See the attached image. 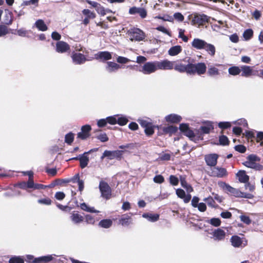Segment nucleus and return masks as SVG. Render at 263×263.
<instances>
[{
    "label": "nucleus",
    "instance_id": "9",
    "mask_svg": "<svg viewBox=\"0 0 263 263\" xmlns=\"http://www.w3.org/2000/svg\"><path fill=\"white\" fill-rule=\"evenodd\" d=\"M138 121L140 125L144 128V132L146 135L151 136L154 134L155 126L153 125L152 123L143 119H139Z\"/></svg>",
    "mask_w": 263,
    "mask_h": 263
},
{
    "label": "nucleus",
    "instance_id": "10",
    "mask_svg": "<svg viewBox=\"0 0 263 263\" xmlns=\"http://www.w3.org/2000/svg\"><path fill=\"white\" fill-rule=\"evenodd\" d=\"M179 129L185 136L189 137L191 140H194L195 139L196 133L189 128L187 124H181L179 126Z\"/></svg>",
    "mask_w": 263,
    "mask_h": 263
},
{
    "label": "nucleus",
    "instance_id": "40",
    "mask_svg": "<svg viewBox=\"0 0 263 263\" xmlns=\"http://www.w3.org/2000/svg\"><path fill=\"white\" fill-rule=\"evenodd\" d=\"M228 72L232 76H237L241 72L240 67L232 66L228 69Z\"/></svg>",
    "mask_w": 263,
    "mask_h": 263
},
{
    "label": "nucleus",
    "instance_id": "14",
    "mask_svg": "<svg viewBox=\"0 0 263 263\" xmlns=\"http://www.w3.org/2000/svg\"><path fill=\"white\" fill-rule=\"evenodd\" d=\"M211 234L212 235V238L218 241L223 240L226 236V232L220 228L215 229Z\"/></svg>",
    "mask_w": 263,
    "mask_h": 263
},
{
    "label": "nucleus",
    "instance_id": "55",
    "mask_svg": "<svg viewBox=\"0 0 263 263\" xmlns=\"http://www.w3.org/2000/svg\"><path fill=\"white\" fill-rule=\"evenodd\" d=\"M82 13L84 15H86V17L91 18H94L96 17V15L94 13L91 12L88 9H84L82 11Z\"/></svg>",
    "mask_w": 263,
    "mask_h": 263
},
{
    "label": "nucleus",
    "instance_id": "44",
    "mask_svg": "<svg viewBox=\"0 0 263 263\" xmlns=\"http://www.w3.org/2000/svg\"><path fill=\"white\" fill-rule=\"evenodd\" d=\"M253 34V30L251 29H248L244 31L243 33V37H244L245 40L248 41L252 38Z\"/></svg>",
    "mask_w": 263,
    "mask_h": 263
},
{
    "label": "nucleus",
    "instance_id": "52",
    "mask_svg": "<svg viewBox=\"0 0 263 263\" xmlns=\"http://www.w3.org/2000/svg\"><path fill=\"white\" fill-rule=\"evenodd\" d=\"M179 35L178 37L182 40L184 42L188 41V37L184 35L185 30L182 29H179Z\"/></svg>",
    "mask_w": 263,
    "mask_h": 263
},
{
    "label": "nucleus",
    "instance_id": "28",
    "mask_svg": "<svg viewBox=\"0 0 263 263\" xmlns=\"http://www.w3.org/2000/svg\"><path fill=\"white\" fill-rule=\"evenodd\" d=\"M53 257L51 255L47 256H43L35 258L32 263H48L53 259Z\"/></svg>",
    "mask_w": 263,
    "mask_h": 263
},
{
    "label": "nucleus",
    "instance_id": "56",
    "mask_svg": "<svg viewBox=\"0 0 263 263\" xmlns=\"http://www.w3.org/2000/svg\"><path fill=\"white\" fill-rule=\"evenodd\" d=\"M8 33V29L6 26L0 25V36H3Z\"/></svg>",
    "mask_w": 263,
    "mask_h": 263
},
{
    "label": "nucleus",
    "instance_id": "34",
    "mask_svg": "<svg viewBox=\"0 0 263 263\" xmlns=\"http://www.w3.org/2000/svg\"><path fill=\"white\" fill-rule=\"evenodd\" d=\"M182 51V47L179 45L172 47L168 50V54L171 56H175L179 54Z\"/></svg>",
    "mask_w": 263,
    "mask_h": 263
},
{
    "label": "nucleus",
    "instance_id": "53",
    "mask_svg": "<svg viewBox=\"0 0 263 263\" xmlns=\"http://www.w3.org/2000/svg\"><path fill=\"white\" fill-rule=\"evenodd\" d=\"M85 221L88 224H93L95 223V219L93 216L87 214L85 216Z\"/></svg>",
    "mask_w": 263,
    "mask_h": 263
},
{
    "label": "nucleus",
    "instance_id": "4",
    "mask_svg": "<svg viewBox=\"0 0 263 263\" xmlns=\"http://www.w3.org/2000/svg\"><path fill=\"white\" fill-rule=\"evenodd\" d=\"M208 173L212 176L222 177L227 175L225 168L217 166V165H209Z\"/></svg>",
    "mask_w": 263,
    "mask_h": 263
},
{
    "label": "nucleus",
    "instance_id": "18",
    "mask_svg": "<svg viewBox=\"0 0 263 263\" xmlns=\"http://www.w3.org/2000/svg\"><path fill=\"white\" fill-rule=\"evenodd\" d=\"M91 129L89 125H85L81 127V132L78 133L77 138L82 140H85L90 136L89 132Z\"/></svg>",
    "mask_w": 263,
    "mask_h": 263
},
{
    "label": "nucleus",
    "instance_id": "37",
    "mask_svg": "<svg viewBox=\"0 0 263 263\" xmlns=\"http://www.w3.org/2000/svg\"><path fill=\"white\" fill-rule=\"evenodd\" d=\"M80 206V208L82 210L87 212L92 213H99V211L96 210L94 207H89L85 202L81 203Z\"/></svg>",
    "mask_w": 263,
    "mask_h": 263
},
{
    "label": "nucleus",
    "instance_id": "11",
    "mask_svg": "<svg viewBox=\"0 0 263 263\" xmlns=\"http://www.w3.org/2000/svg\"><path fill=\"white\" fill-rule=\"evenodd\" d=\"M214 129V126L213 123L210 121H206L204 123V125L200 126V127L196 130L197 134H208L211 131Z\"/></svg>",
    "mask_w": 263,
    "mask_h": 263
},
{
    "label": "nucleus",
    "instance_id": "16",
    "mask_svg": "<svg viewBox=\"0 0 263 263\" xmlns=\"http://www.w3.org/2000/svg\"><path fill=\"white\" fill-rule=\"evenodd\" d=\"M70 48V45L64 41H58L56 43L55 51L58 53H65L69 51Z\"/></svg>",
    "mask_w": 263,
    "mask_h": 263
},
{
    "label": "nucleus",
    "instance_id": "22",
    "mask_svg": "<svg viewBox=\"0 0 263 263\" xmlns=\"http://www.w3.org/2000/svg\"><path fill=\"white\" fill-rule=\"evenodd\" d=\"M121 68V66L115 62H107L105 66V70L109 73H112L116 72Z\"/></svg>",
    "mask_w": 263,
    "mask_h": 263
},
{
    "label": "nucleus",
    "instance_id": "63",
    "mask_svg": "<svg viewBox=\"0 0 263 263\" xmlns=\"http://www.w3.org/2000/svg\"><path fill=\"white\" fill-rule=\"evenodd\" d=\"M117 61L118 63L120 64H126L130 61V60L127 58L119 56L117 59Z\"/></svg>",
    "mask_w": 263,
    "mask_h": 263
},
{
    "label": "nucleus",
    "instance_id": "30",
    "mask_svg": "<svg viewBox=\"0 0 263 263\" xmlns=\"http://www.w3.org/2000/svg\"><path fill=\"white\" fill-rule=\"evenodd\" d=\"M247 160L249 164H259V163H262L261 158L254 154L249 155L247 157Z\"/></svg>",
    "mask_w": 263,
    "mask_h": 263
},
{
    "label": "nucleus",
    "instance_id": "21",
    "mask_svg": "<svg viewBox=\"0 0 263 263\" xmlns=\"http://www.w3.org/2000/svg\"><path fill=\"white\" fill-rule=\"evenodd\" d=\"M95 58L98 60L107 61L112 58L111 53L108 51H99L95 54Z\"/></svg>",
    "mask_w": 263,
    "mask_h": 263
},
{
    "label": "nucleus",
    "instance_id": "12",
    "mask_svg": "<svg viewBox=\"0 0 263 263\" xmlns=\"http://www.w3.org/2000/svg\"><path fill=\"white\" fill-rule=\"evenodd\" d=\"M71 58L72 62L75 64L78 65L82 64L87 61L85 56L83 54L76 51L72 52Z\"/></svg>",
    "mask_w": 263,
    "mask_h": 263
},
{
    "label": "nucleus",
    "instance_id": "32",
    "mask_svg": "<svg viewBox=\"0 0 263 263\" xmlns=\"http://www.w3.org/2000/svg\"><path fill=\"white\" fill-rule=\"evenodd\" d=\"M230 240L232 245L235 248H239L241 247L242 243L241 238L237 235L232 236Z\"/></svg>",
    "mask_w": 263,
    "mask_h": 263
},
{
    "label": "nucleus",
    "instance_id": "13",
    "mask_svg": "<svg viewBox=\"0 0 263 263\" xmlns=\"http://www.w3.org/2000/svg\"><path fill=\"white\" fill-rule=\"evenodd\" d=\"M222 184L223 185H222V187L227 193L230 194L231 195L234 196L236 197H239L240 196V195L241 194V191L238 189L232 187L225 182H223Z\"/></svg>",
    "mask_w": 263,
    "mask_h": 263
},
{
    "label": "nucleus",
    "instance_id": "2",
    "mask_svg": "<svg viewBox=\"0 0 263 263\" xmlns=\"http://www.w3.org/2000/svg\"><path fill=\"white\" fill-rule=\"evenodd\" d=\"M206 69V66L204 63H198L196 64L189 63V67L188 69L189 74H195V73L198 75L204 74Z\"/></svg>",
    "mask_w": 263,
    "mask_h": 263
},
{
    "label": "nucleus",
    "instance_id": "54",
    "mask_svg": "<svg viewBox=\"0 0 263 263\" xmlns=\"http://www.w3.org/2000/svg\"><path fill=\"white\" fill-rule=\"evenodd\" d=\"M240 220L243 222L244 223L246 224H250L251 223V219L250 218V217L246 215H240Z\"/></svg>",
    "mask_w": 263,
    "mask_h": 263
},
{
    "label": "nucleus",
    "instance_id": "19",
    "mask_svg": "<svg viewBox=\"0 0 263 263\" xmlns=\"http://www.w3.org/2000/svg\"><path fill=\"white\" fill-rule=\"evenodd\" d=\"M241 76L249 78L252 76L255 75V71L253 69V67L247 65H242L240 66Z\"/></svg>",
    "mask_w": 263,
    "mask_h": 263
},
{
    "label": "nucleus",
    "instance_id": "7",
    "mask_svg": "<svg viewBox=\"0 0 263 263\" xmlns=\"http://www.w3.org/2000/svg\"><path fill=\"white\" fill-rule=\"evenodd\" d=\"M175 61H171L167 59L161 61H157L158 70H167L174 69Z\"/></svg>",
    "mask_w": 263,
    "mask_h": 263
},
{
    "label": "nucleus",
    "instance_id": "8",
    "mask_svg": "<svg viewBox=\"0 0 263 263\" xmlns=\"http://www.w3.org/2000/svg\"><path fill=\"white\" fill-rule=\"evenodd\" d=\"M124 151L120 150H116V151H107L106 150L103 153V155L101 157V159H103L104 158H107L108 159L111 160L114 159H119L120 158Z\"/></svg>",
    "mask_w": 263,
    "mask_h": 263
},
{
    "label": "nucleus",
    "instance_id": "57",
    "mask_svg": "<svg viewBox=\"0 0 263 263\" xmlns=\"http://www.w3.org/2000/svg\"><path fill=\"white\" fill-rule=\"evenodd\" d=\"M219 141L221 145H226L229 144L228 138L224 135L219 137Z\"/></svg>",
    "mask_w": 263,
    "mask_h": 263
},
{
    "label": "nucleus",
    "instance_id": "31",
    "mask_svg": "<svg viewBox=\"0 0 263 263\" xmlns=\"http://www.w3.org/2000/svg\"><path fill=\"white\" fill-rule=\"evenodd\" d=\"M166 121L171 123H178L181 120V117L176 114H170L166 116L165 118Z\"/></svg>",
    "mask_w": 263,
    "mask_h": 263
},
{
    "label": "nucleus",
    "instance_id": "50",
    "mask_svg": "<svg viewBox=\"0 0 263 263\" xmlns=\"http://www.w3.org/2000/svg\"><path fill=\"white\" fill-rule=\"evenodd\" d=\"M117 117H118V115H115L113 116H110V117H107L106 118V120H107V123H108L111 125L116 124L117 122Z\"/></svg>",
    "mask_w": 263,
    "mask_h": 263
},
{
    "label": "nucleus",
    "instance_id": "33",
    "mask_svg": "<svg viewBox=\"0 0 263 263\" xmlns=\"http://www.w3.org/2000/svg\"><path fill=\"white\" fill-rule=\"evenodd\" d=\"M203 49H204L207 53L211 57H214L216 52V48L214 45L206 42Z\"/></svg>",
    "mask_w": 263,
    "mask_h": 263
},
{
    "label": "nucleus",
    "instance_id": "29",
    "mask_svg": "<svg viewBox=\"0 0 263 263\" xmlns=\"http://www.w3.org/2000/svg\"><path fill=\"white\" fill-rule=\"evenodd\" d=\"M189 67V63L187 65H184L182 63H175L174 64V68L175 70L182 73L186 72L188 74V69Z\"/></svg>",
    "mask_w": 263,
    "mask_h": 263
},
{
    "label": "nucleus",
    "instance_id": "62",
    "mask_svg": "<svg viewBox=\"0 0 263 263\" xmlns=\"http://www.w3.org/2000/svg\"><path fill=\"white\" fill-rule=\"evenodd\" d=\"M154 181L155 182V183H163L164 181V177L161 175H156V176H155V177L154 178Z\"/></svg>",
    "mask_w": 263,
    "mask_h": 263
},
{
    "label": "nucleus",
    "instance_id": "41",
    "mask_svg": "<svg viewBox=\"0 0 263 263\" xmlns=\"http://www.w3.org/2000/svg\"><path fill=\"white\" fill-rule=\"evenodd\" d=\"M204 201L206 202L208 205L212 208H217L218 207V204H216L215 200L211 196H209L208 198L204 199Z\"/></svg>",
    "mask_w": 263,
    "mask_h": 263
},
{
    "label": "nucleus",
    "instance_id": "43",
    "mask_svg": "<svg viewBox=\"0 0 263 263\" xmlns=\"http://www.w3.org/2000/svg\"><path fill=\"white\" fill-rule=\"evenodd\" d=\"M97 12L101 15H105V14L111 12V11L108 9H105L100 4L99 5L97 9H96Z\"/></svg>",
    "mask_w": 263,
    "mask_h": 263
},
{
    "label": "nucleus",
    "instance_id": "38",
    "mask_svg": "<svg viewBox=\"0 0 263 263\" xmlns=\"http://www.w3.org/2000/svg\"><path fill=\"white\" fill-rule=\"evenodd\" d=\"M34 25L39 30L42 31H45L48 29L47 26L42 20H37Z\"/></svg>",
    "mask_w": 263,
    "mask_h": 263
},
{
    "label": "nucleus",
    "instance_id": "3",
    "mask_svg": "<svg viewBox=\"0 0 263 263\" xmlns=\"http://www.w3.org/2000/svg\"><path fill=\"white\" fill-rule=\"evenodd\" d=\"M157 61L146 62L139 69V71L142 72L144 74H149L154 73L157 70Z\"/></svg>",
    "mask_w": 263,
    "mask_h": 263
},
{
    "label": "nucleus",
    "instance_id": "45",
    "mask_svg": "<svg viewBox=\"0 0 263 263\" xmlns=\"http://www.w3.org/2000/svg\"><path fill=\"white\" fill-rule=\"evenodd\" d=\"M181 185L183 187L186 189L187 192H192L193 191V187L191 185L187 183L185 179H181Z\"/></svg>",
    "mask_w": 263,
    "mask_h": 263
},
{
    "label": "nucleus",
    "instance_id": "64",
    "mask_svg": "<svg viewBox=\"0 0 263 263\" xmlns=\"http://www.w3.org/2000/svg\"><path fill=\"white\" fill-rule=\"evenodd\" d=\"M54 197L58 200H62L65 198V194L63 192H58L55 193Z\"/></svg>",
    "mask_w": 263,
    "mask_h": 263
},
{
    "label": "nucleus",
    "instance_id": "23",
    "mask_svg": "<svg viewBox=\"0 0 263 263\" xmlns=\"http://www.w3.org/2000/svg\"><path fill=\"white\" fill-rule=\"evenodd\" d=\"M177 196L183 199L185 203H188L191 199L192 196L190 194L186 195L185 191L181 189H178L176 191Z\"/></svg>",
    "mask_w": 263,
    "mask_h": 263
},
{
    "label": "nucleus",
    "instance_id": "42",
    "mask_svg": "<svg viewBox=\"0 0 263 263\" xmlns=\"http://www.w3.org/2000/svg\"><path fill=\"white\" fill-rule=\"evenodd\" d=\"M9 263H24V259L23 256H14L9 260Z\"/></svg>",
    "mask_w": 263,
    "mask_h": 263
},
{
    "label": "nucleus",
    "instance_id": "48",
    "mask_svg": "<svg viewBox=\"0 0 263 263\" xmlns=\"http://www.w3.org/2000/svg\"><path fill=\"white\" fill-rule=\"evenodd\" d=\"M74 139V134L72 133H69L65 135V141L66 143L70 144H71Z\"/></svg>",
    "mask_w": 263,
    "mask_h": 263
},
{
    "label": "nucleus",
    "instance_id": "5",
    "mask_svg": "<svg viewBox=\"0 0 263 263\" xmlns=\"http://www.w3.org/2000/svg\"><path fill=\"white\" fill-rule=\"evenodd\" d=\"M99 190L101 193V196L108 200L110 198L111 195V189L108 184L104 181H101L99 183Z\"/></svg>",
    "mask_w": 263,
    "mask_h": 263
},
{
    "label": "nucleus",
    "instance_id": "49",
    "mask_svg": "<svg viewBox=\"0 0 263 263\" xmlns=\"http://www.w3.org/2000/svg\"><path fill=\"white\" fill-rule=\"evenodd\" d=\"M55 180L57 185L60 186H63L64 184L70 182V180L67 179H57Z\"/></svg>",
    "mask_w": 263,
    "mask_h": 263
},
{
    "label": "nucleus",
    "instance_id": "61",
    "mask_svg": "<svg viewBox=\"0 0 263 263\" xmlns=\"http://www.w3.org/2000/svg\"><path fill=\"white\" fill-rule=\"evenodd\" d=\"M57 206L60 210L63 211L69 212L72 208L67 205H63L60 203H57Z\"/></svg>",
    "mask_w": 263,
    "mask_h": 263
},
{
    "label": "nucleus",
    "instance_id": "20",
    "mask_svg": "<svg viewBox=\"0 0 263 263\" xmlns=\"http://www.w3.org/2000/svg\"><path fill=\"white\" fill-rule=\"evenodd\" d=\"M98 150V148H95L90 149L88 152H85L83 154L79 156V160L80 162V164H88L89 158L88 157V155L96 153Z\"/></svg>",
    "mask_w": 263,
    "mask_h": 263
},
{
    "label": "nucleus",
    "instance_id": "51",
    "mask_svg": "<svg viewBox=\"0 0 263 263\" xmlns=\"http://www.w3.org/2000/svg\"><path fill=\"white\" fill-rule=\"evenodd\" d=\"M156 30L163 32L164 34L168 35L169 36H172L171 32L168 29L165 28L164 27L162 26H158L156 28Z\"/></svg>",
    "mask_w": 263,
    "mask_h": 263
},
{
    "label": "nucleus",
    "instance_id": "60",
    "mask_svg": "<svg viewBox=\"0 0 263 263\" xmlns=\"http://www.w3.org/2000/svg\"><path fill=\"white\" fill-rule=\"evenodd\" d=\"M231 123L229 122H220L218 123V126L221 129H226L230 127Z\"/></svg>",
    "mask_w": 263,
    "mask_h": 263
},
{
    "label": "nucleus",
    "instance_id": "39",
    "mask_svg": "<svg viewBox=\"0 0 263 263\" xmlns=\"http://www.w3.org/2000/svg\"><path fill=\"white\" fill-rule=\"evenodd\" d=\"M112 221L111 220L109 219H105L101 220L99 223V226L103 228H109L112 226Z\"/></svg>",
    "mask_w": 263,
    "mask_h": 263
},
{
    "label": "nucleus",
    "instance_id": "17",
    "mask_svg": "<svg viewBox=\"0 0 263 263\" xmlns=\"http://www.w3.org/2000/svg\"><path fill=\"white\" fill-rule=\"evenodd\" d=\"M132 215L133 214L132 213L122 215L121 218L119 220V224L124 227H127L129 226L132 223Z\"/></svg>",
    "mask_w": 263,
    "mask_h": 263
},
{
    "label": "nucleus",
    "instance_id": "1",
    "mask_svg": "<svg viewBox=\"0 0 263 263\" xmlns=\"http://www.w3.org/2000/svg\"><path fill=\"white\" fill-rule=\"evenodd\" d=\"M127 34L131 41L140 42L143 41L145 38L144 32L137 28L130 29L128 30Z\"/></svg>",
    "mask_w": 263,
    "mask_h": 263
},
{
    "label": "nucleus",
    "instance_id": "46",
    "mask_svg": "<svg viewBox=\"0 0 263 263\" xmlns=\"http://www.w3.org/2000/svg\"><path fill=\"white\" fill-rule=\"evenodd\" d=\"M117 122L119 125L120 126H123L127 124L128 120V119L125 116H121V117H117Z\"/></svg>",
    "mask_w": 263,
    "mask_h": 263
},
{
    "label": "nucleus",
    "instance_id": "24",
    "mask_svg": "<svg viewBox=\"0 0 263 263\" xmlns=\"http://www.w3.org/2000/svg\"><path fill=\"white\" fill-rule=\"evenodd\" d=\"M206 43V42L203 40L195 38L192 41L191 45L192 46L198 50L203 49L204 45Z\"/></svg>",
    "mask_w": 263,
    "mask_h": 263
},
{
    "label": "nucleus",
    "instance_id": "36",
    "mask_svg": "<svg viewBox=\"0 0 263 263\" xmlns=\"http://www.w3.org/2000/svg\"><path fill=\"white\" fill-rule=\"evenodd\" d=\"M142 216L152 222L156 221L159 219V215L158 214L144 213Z\"/></svg>",
    "mask_w": 263,
    "mask_h": 263
},
{
    "label": "nucleus",
    "instance_id": "47",
    "mask_svg": "<svg viewBox=\"0 0 263 263\" xmlns=\"http://www.w3.org/2000/svg\"><path fill=\"white\" fill-rule=\"evenodd\" d=\"M208 222L215 227H218L220 226L221 221L218 218H212Z\"/></svg>",
    "mask_w": 263,
    "mask_h": 263
},
{
    "label": "nucleus",
    "instance_id": "27",
    "mask_svg": "<svg viewBox=\"0 0 263 263\" xmlns=\"http://www.w3.org/2000/svg\"><path fill=\"white\" fill-rule=\"evenodd\" d=\"M236 176L240 182L246 183L249 182V176L246 174L245 171H239L236 174Z\"/></svg>",
    "mask_w": 263,
    "mask_h": 263
},
{
    "label": "nucleus",
    "instance_id": "6",
    "mask_svg": "<svg viewBox=\"0 0 263 263\" xmlns=\"http://www.w3.org/2000/svg\"><path fill=\"white\" fill-rule=\"evenodd\" d=\"M209 19L210 17L204 14H196L193 17L191 23L193 25H198L199 27L208 23Z\"/></svg>",
    "mask_w": 263,
    "mask_h": 263
},
{
    "label": "nucleus",
    "instance_id": "25",
    "mask_svg": "<svg viewBox=\"0 0 263 263\" xmlns=\"http://www.w3.org/2000/svg\"><path fill=\"white\" fill-rule=\"evenodd\" d=\"M218 155L216 154L206 155L204 157L206 164H216Z\"/></svg>",
    "mask_w": 263,
    "mask_h": 263
},
{
    "label": "nucleus",
    "instance_id": "15",
    "mask_svg": "<svg viewBox=\"0 0 263 263\" xmlns=\"http://www.w3.org/2000/svg\"><path fill=\"white\" fill-rule=\"evenodd\" d=\"M129 13L132 15L138 14L142 18H144L147 16V11L143 7H133L129 9Z\"/></svg>",
    "mask_w": 263,
    "mask_h": 263
},
{
    "label": "nucleus",
    "instance_id": "58",
    "mask_svg": "<svg viewBox=\"0 0 263 263\" xmlns=\"http://www.w3.org/2000/svg\"><path fill=\"white\" fill-rule=\"evenodd\" d=\"M38 203L45 204V205H50L52 203V200L49 198H46L43 199H40L37 201Z\"/></svg>",
    "mask_w": 263,
    "mask_h": 263
},
{
    "label": "nucleus",
    "instance_id": "26",
    "mask_svg": "<svg viewBox=\"0 0 263 263\" xmlns=\"http://www.w3.org/2000/svg\"><path fill=\"white\" fill-rule=\"evenodd\" d=\"M70 218L75 224L80 223L84 220V217L79 214L78 212L76 211H73L71 213Z\"/></svg>",
    "mask_w": 263,
    "mask_h": 263
},
{
    "label": "nucleus",
    "instance_id": "59",
    "mask_svg": "<svg viewBox=\"0 0 263 263\" xmlns=\"http://www.w3.org/2000/svg\"><path fill=\"white\" fill-rule=\"evenodd\" d=\"M170 182L173 185H177L178 184L179 180L175 176L171 175L170 176Z\"/></svg>",
    "mask_w": 263,
    "mask_h": 263
},
{
    "label": "nucleus",
    "instance_id": "35",
    "mask_svg": "<svg viewBox=\"0 0 263 263\" xmlns=\"http://www.w3.org/2000/svg\"><path fill=\"white\" fill-rule=\"evenodd\" d=\"M207 73L210 77H216L220 74V71L217 68L210 66L209 67Z\"/></svg>",
    "mask_w": 263,
    "mask_h": 263
}]
</instances>
